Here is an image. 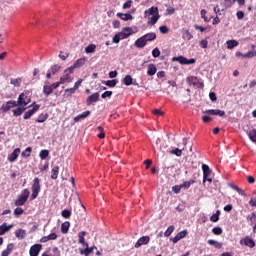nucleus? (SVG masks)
I'll use <instances>...</instances> for the list:
<instances>
[{"label": "nucleus", "mask_w": 256, "mask_h": 256, "mask_svg": "<svg viewBox=\"0 0 256 256\" xmlns=\"http://www.w3.org/2000/svg\"><path fill=\"white\" fill-rule=\"evenodd\" d=\"M145 17H148V24L149 25H155L159 19H161V16L159 15V8L152 6L148 10L145 11Z\"/></svg>", "instance_id": "f257e3e1"}, {"label": "nucleus", "mask_w": 256, "mask_h": 256, "mask_svg": "<svg viewBox=\"0 0 256 256\" xmlns=\"http://www.w3.org/2000/svg\"><path fill=\"white\" fill-rule=\"evenodd\" d=\"M41 180L35 178L32 182V199H37L39 193L41 192Z\"/></svg>", "instance_id": "f03ea898"}, {"label": "nucleus", "mask_w": 256, "mask_h": 256, "mask_svg": "<svg viewBox=\"0 0 256 256\" xmlns=\"http://www.w3.org/2000/svg\"><path fill=\"white\" fill-rule=\"evenodd\" d=\"M29 190L24 189L21 193V195L18 197V199L15 201L16 207H21L22 205H25L27 202V199H29Z\"/></svg>", "instance_id": "7ed1b4c3"}, {"label": "nucleus", "mask_w": 256, "mask_h": 256, "mask_svg": "<svg viewBox=\"0 0 256 256\" xmlns=\"http://www.w3.org/2000/svg\"><path fill=\"white\" fill-rule=\"evenodd\" d=\"M29 103H31V98L27 97V95L22 93L19 95L16 105H18V107H23L25 109V107H27Z\"/></svg>", "instance_id": "20e7f679"}, {"label": "nucleus", "mask_w": 256, "mask_h": 256, "mask_svg": "<svg viewBox=\"0 0 256 256\" xmlns=\"http://www.w3.org/2000/svg\"><path fill=\"white\" fill-rule=\"evenodd\" d=\"M73 68L69 67L64 71L63 77L60 78V83H72L73 78L71 77V73H73Z\"/></svg>", "instance_id": "39448f33"}, {"label": "nucleus", "mask_w": 256, "mask_h": 256, "mask_svg": "<svg viewBox=\"0 0 256 256\" xmlns=\"http://www.w3.org/2000/svg\"><path fill=\"white\" fill-rule=\"evenodd\" d=\"M240 245H244V247H249V249H253V247H255V240H253L249 236H245L244 238L240 239Z\"/></svg>", "instance_id": "423d86ee"}, {"label": "nucleus", "mask_w": 256, "mask_h": 256, "mask_svg": "<svg viewBox=\"0 0 256 256\" xmlns=\"http://www.w3.org/2000/svg\"><path fill=\"white\" fill-rule=\"evenodd\" d=\"M172 61H178V63H180V65H193V63H195V59H193V58L187 59L183 56L174 57L172 59Z\"/></svg>", "instance_id": "0eeeda50"}, {"label": "nucleus", "mask_w": 256, "mask_h": 256, "mask_svg": "<svg viewBox=\"0 0 256 256\" xmlns=\"http://www.w3.org/2000/svg\"><path fill=\"white\" fill-rule=\"evenodd\" d=\"M13 107H17V102L10 100L8 102H6L5 104H3L1 106V111H4V113H7V111H11V109H13Z\"/></svg>", "instance_id": "6e6552de"}, {"label": "nucleus", "mask_w": 256, "mask_h": 256, "mask_svg": "<svg viewBox=\"0 0 256 256\" xmlns=\"http://www.w3.org/2000/svg\"><path fill=\"white\" fill-rule=\"evenodd\" d=\"M37 111H39V105L34 104L32 109L25 112L24 119H31V117H33Z\"/></svg>", "instance_id": "1a4fd4ad"}, {"label": "nucleus", "mask_w": 256, "mask_h": 256, "mask_svg": "<svg viewBox=\"0 0 256 256\" xmlns=\"http://www.w3.org/2000/svg\"><path fill=\"white\" fill-rule=\"evenodd\" d=\"M20 153H21L20 148L14 149V151L8 156L9 163H15V161H17V157H19Z\"/></svg>", "instance_id": "9d476101"}, {"label": "nucleus", "mask_w": 256, "mask_h": 256, "mask_svg": "<svg viewBox=\"0 0 256 256\" xmlns=\"http://www.w3.org/2000/svg\"><path fill=\"white\" fill-rule=\"evenodd\" d=\"M151 241V238L149 236H142L136 243H135V248L139 249L142 245H147Z\"/></svg>", "instance_id": "9b49d317"}, {"label": "nucleus", "mask_w": 256, "mask_h": 256, "mask_svg": "<svg viewBox=\"0 0 256 256\" xmlns=\"http://www.w3.org/2000/svg\"><path fill=\"white\" fill-rule=\"evenodd\" d=\"M41 244H35L30 248V256H39V252L41 251Z\"/></svg>", "instance_id": "f8f14e48"}, {"label": "nucleus", "mask_w": 256, "mask_h": 256, "mask_svg": "<svg viewBox=\"0 0 256 256\" xmlns=\"http://www.w3.org/2000/svg\"><path fill=\"white\" fill-rule=\"evenodd\" d=\"M97 101H99V92H96L90 95L87 98L86 103L87 105H91L92 103H97Z\"/></svg>", "instance_id": "ddd939ff"}, {"label": "nucleus", "mask_w": 256, "mask_h": 256, "mask_svg": "<svg viewBox=\"0 0 256 256\" xmlns=\"http://www.w3.org/2000/svg\"><path fill=\"white\" fill-rule=\"evenodd\" d=\"M86 61L87 59L80 58L72 66H70V68L73 69V71H75V69H79L80 67H83Z\"/></svg>", "instance_id": "4468645a"}, {"label": "nucleus", "mask_w": 256, "mask_h": 256, "mask_svg": "<svg viewBox=\"0 0 256 256\" xmlns=\"http://www.w3.org/2000/svg\"><path fill=\"white\" fill-rule=\"evenodd\" d=\"M185 237H187V230L179 232L174 238H172V242L178 243V241H181V239H185Z\"/></svg>", "instance_id": "2eb2a0df"}, {"label": "nucleus", "mask_w": 256, "mask_h": 256, "mask_svg": "<svg viewBox=\"0 0 256 256\" xmlns=\"http://www.w3.org/2000/svg\"><path fill=\"white\" fill-rule=\"evenodd\" d=\"M91 115V111H85L82 114L74 117L75 123H79V121H83V119H87Z\"/></svg>", "instance_id": "dca6fc26"}, {"label": "nucleus", "mask_w": 256, "mask_h": 256, "mask_svg": "<svg viewBox=\"0 0 256 256\" xmlns=\"http://www.w3.org/2000/svg\"><path fill=\"white\" fill-rule=\"evenodd\" d=\"M202 171H203V183H205V181H207V177L211 175V169L206 164H203Z\"/></svg>", "instance_id": "f3484780"}, {"label": "nucleus", "mask_w": 256, "mask_h": 256, "mask_svg": "<svg viewBox=\"0 0 256 256\" xmlns=\"http://www.w3.org/2000/svg\"><path fill=\"white\" fill-rule=\"evenodd\" d=\"M86 235H87V232L85 231L79 232L78 234V243H80V245H84V247H88V244L85 242Z\"/></svg>", "instance_id": "a211bd4d"}, {"label": "nucleus", "mask_w": 256, "mask_h": 256, "mask_svg": "<svg viewBox=\"0 0 256 256\" xmlns=\"http://www.w3.org/2000/svg\"><path fill=\"white\" fill-rule=\"evenodd\" d=\"M145 45H147V42L143 36L135 41V47H137L138 49H143Z\"/></svg>", "instance_id": "6ab92c4d"}, {"label": "nucleus", "mask_w": 256, "mask_h": 256, "mask_svg": "<svg viewBox=\"0 0 256 256\" xmlns=\"http://www.w3.org/2000/svg\"><path fill=\"white\" fill-rule=\"evenodd\" d=\"M10 229H13V224L7 225V223H3L0 226V235L7 233Z\"/></svg>", "instance_id": "aec40b11"}, {"label": "nucleus", "mask_w": 256, "mask_h": 256, "mask_svg": "<svg viewBox=\"0 0 256 256\" xmlns=\"http://www.w3.org/2000/svg\"><path fill=\"white\" fill-rule=\"evenodd\" d=\"M120 33L122 34V37H124V39H127V37L133 35V29H131L130 27H125Z\"/></svg>", "instance_id": "412c9836"}, {"label": "nucleus", "mask_w": 256, "mask_h": 256, "mask_svg": "<svg viewBox=\"0 0 256 256\" xmlns=\"http://www.w3.org/2000/svg\"><path fill=\"white\" fill-rule=\"evenodd\" d=\"M142 37L144 38V41H146V43L148 41H155V39H157V35L155 33H148V34H145Z\"/></svg>", "instance_id": "4be33fe9"}, {"label": "nucleus", "mask_w": 256, "mask_h": 256, "mask_svg": "<svg viewBox=\"0 0 256 256\" xmlns=\"http://www.w3.org/2000/svg\"><path fill=\"white\" fill-rule=\"evenodd\" d=\"M15 235L17 237V239H23L24 237H27V231L23 230V229H18L15 232Z\"/></svg>", "instance_id": "5701e85b"}, {"label": "nucleus", "mask_w": 256, "mask_h": 256, "mask_svg": "<svg viewBox=\"0 0 256 256\" xmlns=\"http://www.w3.org/2000/svg\"><path fill=\"white\" fill-rule=\"evenodd\" d=\"M117 16L120 17V19H122V21H131L133 19V16L128 13H126V14L118 13Z\"/></svg>", "instance_id": "b1692460"}, {"label": "nucleus", "mask_w": 256, "mask_h": 256, "mask_svg": "<svg viewBox=\"0 0 256 256\" xmlns=\"http://www.w3.org/2000/svg\"><path fill=\"white\" fill-rule=\"evenodd\" d=\"M155 73H157V67H155V65H153V64H150L148 66L147 75H149L150 77H153V75H155Z\"/></svg>", "instance_id": "393cba45"}, {"label": "nucleus", "mask_w": 256, "mask_h": 256, "mask_svg": "<svg viewBox=\"0 0 256 256\" xmlns=\"http://www.w3.org/2000/svg\"><path fill=\"white\" fill-rule=\"evenodd\" d=\"M183 151H185V148H182V149L176 148L174 150H171L170 153L171 155H175L176 157H181V155H183Z\"/></svg>", "instance_id": "a878e982"}, {"label": "nucleus", "mask_w": 256, "mask_h": 256, "mask_svg": "<svg viewBox=\"0 0 256 256\" xmlns=\"http://www.w3.org/2000/svg\"><path fill=\"white\" fill-rule=\"evenodd\" d=\"M123 83L127 87H129V85H133V78L131 77V75H126L123 79Z\"/></svg>", "instance_id": "bb28decb"}, {"label": "nucleus", "mask_w": 256, "mask_h": 256, "mask_svg": "<svg viewBox=\"0 0 256 256\" xmlns=\"http://www.w3.org/2000/svg\"><path fill=\"white\" fill-rule=\"evenodd\" d=\"M95 49H97V45L95 44H90L85 48V53L90 54V53H95Z\"/></svg>", "instance_id": "cd10ccee"}, {"label": "nucleus", "mask_w": 256, "mask_h": 256, "mask_svg": "<svg viewBox=\"0 0 256 256\" xmlns=\"http://www.w3.org/2000/svg\"><path fill=\"white\" fill-rule=\"evenodd\" d=\"M59 177V166H55L51 171V179H57Z\"/></svg>", "instance_id": "c85d7f7f"}, {"label": "nucleus", "mask_w": 256, "mask_h": 256, "mask_svg": "<svg viewBox=\"0 0 256 256\" xmlns=\"http://www.w3.org/2000/svg\"><path fill=\"white\" fill-rule=\"evenodd\" d=\"M248 137H249L250 141H252V143L256 144V130L255 129L248 132Z\"/></svg>", "instance_id": "c756f323"}, {"label": "nucleus", "mask_w": 256, "mask_h": 256, "mask_svg": "<svg viewBox=\"0 0 256 256\" xmlns=\"http://www.w3.org/2000/svg\"><path fill=\"white\" fill-rule=\"evenodd\" d=\"M69 227H71V224L69 223V222H64V223H62V225H61V231H62V233H68L69 232Z\"/></svg>", "instance_id": "7c9ffc66"}, {"label": "nucleus", "mask_w": 256, "mask_h": 256, "mask_svg": "<svg viewBox=\"0 0 256 256\" xmlns=\"http://www.w3.org/2000/svg\"><path fill=\"white\" fill-rule=\"evenodd\" d=\"M49 115L47 114H40L38 118L36 119V123H45L47 121Z\"/></svg>", "instance_id": "2f4dec72"}, {"label": "nucleus", "mask_w": 256, "mask_h": 256, "mask_svg": "<svg viewBox=\"0 0 256 256\" xmlns=\"http://www.w3.org/2000/svg\"><path fill=\"white\" fill-rule=\"evenodd\" d=\"M226 44L229 49H234V47H237V45H239V42H237V40H228Z\"/></svg>", "instance_id": "473e14b6"}, {"label": "nucleus", "mask_w": 256, "mask_h": 256, "mask_svg": "<svg viewBox=\"0 0 256 256\" xmlns=\"http://www.w3.org/2000/svg\"><path fill=\"white\" fill-rule=\"evenodd\" d=\"M43 93L46 94V97H49L53 93V88L51 86L45 85L43 87Z\"/></svg>", "instance_id": "72a5a7b5"}, {"label": "nucleus", "mask_w": 256, "mask_h": 256, "mask_svg": "<svg viewBox=\"0 0 256 256\" xmlns=\"http://www.w3.org/2000/svg\"><path fill=\"white\" fill-rule=\"evenodd\" d=\"M182 37H183V39H186L187 41H191V39H193V34H191V32H189V30H184Z\"/></svg>", "instance_id": "f704fd0d"}, {"label": "nucleus", "mask_w": 256, "mask_h": 256, "mask_svg": "<svg viewBox=\"0 0 256 256\" xmlns=\"http://www.w3.org/2000/svg\"><path fill=\"white\" fill-rule=\"evenodd\" d=\"M93 249H97V247L93 246L89 248V246H86L85 250H81V255H90V253H93Z\"/></svg>", "instance_id": "c9c22d12"}, {"label": "nucleus", "mask_w": 256, "mask_h": 256, "mask_svg": "<svg viewBox=\"0 0 256 256\" xmlns=\"http://www.w3.org/2000/svg\"><path fill=\"white\" fill-rule=\"evenodd\" d=\"M253 57H256V50L249 51L243 55L244 59H253Z\"/></svg>", "instance_id": "e433bc0d"}, {"label": "nucleus", "mask_w": 256, "mask_h": 256, "mask_svg": "<svg viewBox=\"0 0 256 256\" xmlns=\"http://www.w3.org/2000/svg\"><path fill=\"white\" fill-rule=\"evenodd\" d=\"M193 183H195V180L186 181L183 184H180V187L182 189H189V187H191Z\"/></svg>", "instance_id": "4c0bfd02"}, {"label": "nucleus", "mask_w": 256, "mask_h": 256, "mask_svg": "<svg viewBox=\"0 0 256 256\" xmlns=\"http://www.w3.org/2000/svg\"><path fill=\"white\" fill-rule=\"evenodd\" d=\"M219 215H221V211H216L215 214H213L211 217H210V221H212V223H217V221H219Z\"/></svg>", "instance_id": "58836bf2"}, {"label": "nucleus", "mask_w": 256, "mask_h": 256, "mask_svg": "<svg viewBox=\"0 0 256 256\" xmlns=\"http://www.w3.org/2000/svg\"><path fill=\"white\" fill-rule=\"evenodd\" d=\"M23 111H25V108L19 106L16 110H13V115L15 117H19L20 115H22Z\"/></svg>", "instance_id": "ea45409f"}, {"label": "nucleus", "mask_w": 256, "mask_h": 256, "mask_svg": "<svg viewBox=\"0 0 256 256\" xmlns=\"http://www.w3.org/2000/svg\"><path fill=\"white\" fill-rule=\"evenodd\" d=\"M102 83L107 87H115V85H117V80L102 81Z\"/></svg>", "instance_id": "a19ab883"}, {"label": "nucleus", "mask_w": 256, "mask_h": 256, "mask_svg": "<svg viewBox=\"0 0 256 256\" xmlns=\"http://www.w3.org/2000/svg\"><path fill=\"white\" fill-rule=\"evenodd\" d=\"M122 39H125L122 33L116 34L113 37V43H119Z\"/></svg>", "instance_id": "79ce46f5"}, {"label": "nucleus", "mask_w": 256, "mask_h": 256, "mask_svg": "<svg viewBox=\"0 0 256 256\" xmlns=\"http://www.w3.org/2000/svg\"><path fill=\"white\" fill-rule=\"evenodd\" d=\"M175 231V226H169L164 233V237H170V235Z\"/></svg>", "instance_id": "37998d69"}, {"label": "nucleus", "mask_w": 256, "mask_h": 256, "mask_svg": "<svg viewBox=\"0 0 256 256\" xmlns=\"http://www.w3.org/2000/svg\"><path fill=\"white\" fill-rule=\"evenodd\" d=\"M208 245H213L216 249H221V243L215 240H208Z\"/></svg>", "instance_id": "c03bdc74"}, {"label": "nucleus", "mask_w": 256, "mask_h": 256, "mask_svg": "<svg viewBox=\"0 0 256 256\" xmlns=\"http://www.w3.org/2000/svg\"><path fill=\"white\" fill-rule=\"evenodd\" d=\"M10 83L14 85V87H19V85H21V78L11 79Z\"/></svg>", "instance_id": "a18cd8bd"}, {"label": "nucleus", "mask_w": 256, "mask_h": 256, "mask_svg": "<svg viewBox=\"0 0 256 256\" xmlns=\"http://www.w3.org/2000/svg\"><path fill=\"white\" fill-rule=\"evenodd\" d=\"M62 217H64V219H69V217H71V210H63L61 213Z\"/></svg>", "instance_id": "49530a36"}, {"label": "nucleus", "mask_w": 256, "mask_h": 256, "mask_svg": "<svg viewBox=\"0 0 256 256\" xmlns=\"http://www.w3.org/2000/svg\"><path fill=\"white\" fill-rule=\"evenodd\" d=\"M249 205H251V207H256V192L253 193L252 198L249 201Z\"/></svg>", "instance_id": "de8ad7c7"}, {"label": "nucleus", "mask_w": 256, "mask_h": 256, "mask_svg": "<svg viewBox=\"0 0 256 256\" xmlns=\"http://www.w3.org/2000/svg\"><path fill=\"white\" fill-rule=\"evenodd\" d=\"M39 157L41 159H45L46 157H49V150H42V151H40Z\"/></svg>", "instance_id": "09e8293b"}, {"label": "nucleus", "mask_w": 256, "mask_h": 256, "mask_svg": "<svg viewBox=\"0 0 256 256\" xmlns=\"http://www.w3.org/2000/svg\"><path fill=\"white\" fill-rule=\"evenodd\" d=\"M201 18L204 19V21L207 23L209 21V19L207 18V10L202 9L200 12Z\"/></svg>", "instance_id": "8fccbe9b"}, {"label": "nucleus", "mask_w": 256, "mask_h": 256, "mask_svg": "<svg viewBox=\"0 0 256 256\" xmlns=\"http://www.w3.org/2000/svg\"><path fill=\"white\" fill-rule=\"evenodd\" d=\"M31 151H32V148L31 147H27L26 150L24 152H22V156L23 157H30Z\"/></svg>", "instance_id": "3c124183"}, {"label": "nucleus", "mask_w": 256, "mask_h": 256, "mask_svg": "<svg viewBox=\"0 0 256 256\" xmlns=\"http://www.w3.org/2000/svg\"><path fill=\"white\" fill-rule=\"evenodd\" d=\"M214 115H218V117H225V111L214 109Z\"/></svg>", "instance_id": "603ef678"}, {"label": "nucleus", "mask_w": 256, "mask_h": 256, "mask_svg": "<svg viewBox=\"0 0 256 256\" xmlns=\"http://www.w3.org/2000/svg\"><path fill=\"white\" fill-rule=\"evenodd\" d=\"M212 233L214 235H221V233H223V230L220 227H215L212 229Z\"/></svg>", "instance_id": "864d4df0"}, {"label": "nucleus", "mask_w": 256, "mask_h": 256, "mask_svg": "<svg viewBox=\"0 0 256 256\" xmlns=\"http://www.w3.org/2000/svg\"><path fill=\"white\" fill-rule=\"evenodd\" d=\"M59 69H60L59 66L54 65V66H52L51 69L48 70V71H50V73H51L52 75H55V74L57 73V71H59Z\"/></svg>", "instance_id": "5fc2aeb1"}, {"label": "nucleus", "mask_w": 256, "mask_h": 256, "mask_svg": "<svg viewBox=\"0 0 256 256\" xmlns=\"http://www.w3.org/2000/svg\"><path fill=\"white\" fill-rule=\"evenodd\" d=\"M131 5H133V1L132 0H128L127 2H125L123 4V9H131Z\"/></svg>", "instance_id": "6e6d98bb"}, {"label": "nucleus", "mask_w": 256, "mask_h": 256, "mask_svg": "<svg viewBox=\"0 0 256 256\" xmlns=\"http://www.w3.org/2000/svg\"><path fill=\"white\" fill-rule=\"evenodd\" d=\"M111 95H113L112 91H106L101 95V97L102 99H107V97H111Z\"/></svg>", "instance_id": "4d7b16f0"}, {"label": "nucleus", "mask_w": 256, "mask_h": 256, "mask_svg": "<svg viewBox=\"0 0 256 256\" xmlns=\"http://www.w3.org/2000/svg\"><path fill=\"white\" fill-rule=\"evenodd\" d=\"M181 185H176L172 187V191H174V193L179 194L181 192Z\"/></svg>", "instance_id": "13d9d810"}, {"label": "nucleus", "mask_w": 256, "mask_h": 256, "mask_svg": "<svg viewBox=\"0 0 256 256\" xmlns=\"http://www.w3.org/2000/svg\"><path fill=\"white\" fill-rule=\"evenodd\" d=\"M159 31L160 33H163V34L169 33V28H167V26H160Z\"/></svg>", "instance_id": "bf43d9fd"}, {"label": "nucleus", "mask_w": 256, "mask_h": 256, "mask_svg": "<svg viewBox=\"0 0 256 256\" xmlns=\"http://www.w3.org/2000/svg\"><path fill=\"white\" fill-rule=\"evenodd\" d=\"M152 55H153V57L157 58V57H159V55H161V51H159L158 48H155V49L152 51Z\"/></svg>", "instance_id": "052dcab7"}, {"label": "nucleus", "mask_w": 256, "mask_h": 256, "mask_svg": "<svg viewBox=\"0 0 256 256\" xmlns=\"http://www.w3.org/2000/svg\"><path fill=\"white\" fill-rule=\"evenodd\" d=\"M204 115H215V109H211V110H204L203 111Z\"/></svg>", "instance_id": "680f3d73"}, {"label": "nucleus", "mask_w": 256, "mask_h": 256, "mask_svg": "<svg viewBox=\"0 0 256 256\" xmlns=\"http://www.w3.org/2000/svg\"><path fill=\"white\" fill-rule=\"evenodd\" d=\"M55 239H57V234L56 233H51L50 235H48V240L49 241H55Z\"/></svg>", "instance_id": "e2e57ef3"}, {"label": "nucleus", "mask_w": 256, "mask_h": 256, "mask_svg": "<svg viewBox=\"0 0 256 256\" xmlns=\"http://www.w3.org/2000/svg\"><path fill=\"white\" fill-rule=\"evenodd\" d=\"M24 211H23V208H16L14 210V214L16 215H23Z\"/></svg>", "instance_id": "0e129e2a"}, {"label": "nucleus", "mask_w": 256, "mask_h": 256, "mask_svg": "<svg viewBox=\"0 0 256 256\" xmlns=\"http://www.w3.org/2000/svg\"><path fill=\"white\" fill-rule=\"evenodd\" d=\"M209 97L211 101H217V95L214 92H210Z\"/></svg>", "instance_id": "69168bd1"}, {"label": "nucleus", "mask_w": 256, "mask_h": 256, "mask_svg": "<svg viewBox=\"0 0 256 256\" xmlns=\"http://www.w3.org/2000/svg\"><path fill=\"white\" fill-rule=\"evenodd\" d=\"M166 13L167 15H173V13H175V8H167Z\"/></svg>", "instance_id": "338daca9"}, {"label": "nucleus", "mask_w": 256, "mask_h": 256, "mask_svg": "<svg viewBox=\"0 0 256 256\" xmlns=\"http://www.w3.org/2000/svg\"><path fill=\"white\" fill-rule=\"evenodd\" d=\"M109 77H110V79H115V77H117V71L109 72Z\"/></svg>", "instance_id": "774afa93"}]
</instances>
